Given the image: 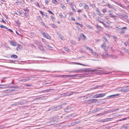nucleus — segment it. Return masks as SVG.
I'll return each instance as SVG.
<instances>
[{
	"instance_id": "f257e3e1",
	"label": "nucleus",
	"mask_w": 129,
	"mask_h": 129,
	"mask_svg": "<svg viewBox=\"0 0 129 129\" xmlns=\"http://www.w3.org/2000/svg\"><path fill=\"white\" fill-rule=\"evenodd\" d=\"M66 104V103H63L61 105H59L58 106H57L56 107L54 108H50L49 109L48 111H49L50 112H52L53 111H56L59 109L62 108V105H65Z\"/></svg>"
},
{
	"instance_id": "f03ea898",
	"label": "nucleus",
	"mask_w": 129,
	"mask_h": 129,
	"mask_svg": "<svg viewBox=\"0 0 129 129\" xmlns=\"http://www.w3.org/2000/svg\"><path fill=\"white\" fill-rule=\"evenodd\" d=\"M129 90L128 86L123 87L121 88L118 89H117V91H121L123 92H127Z\"/></svg>"
},
{
	"instance_id": "7ed1b4c3",
	"label": "nucleus",
	"mask_w": 129,
	"mask_h": 129,
	"mask_svg": "<svg viewBox=\"0 0 129 129\" xmlns=\"http://www.w3.org/2000/svg\"><path fill=\"white\" fill-rule=\"evenodd\" d=\"M40 31L41 33L45 38L49 39H51L50 37L47 34L45 33L42 30H41Z\"/></svg>"
},
{
	"instance_id": "20e7f679",
	"label": "nucleus",
	"mask_w": 129,
	"mask_h": 129,
	"mask_svg": "<svg viewBox=\"0 0 129 129\" xmlns=\"http://www.w3.org/2000/svg\"><path fill=\"white\" fill-rule=\"evenodd\" d=\"M80 75L78 74H76L75 75H65L62 76H65L66 77H69L70 78H75L76 77H79Z\"/></svg>"
},
{
	"instance_id": "39448f33",
	"label": "nucleus",
	"mask_w": 129,
	"mask_h": 129,
	"mask_svg": "<svg viewBox=\"0 0 129 129\" xmlns=\"http://www.w3.org/2000/svg\"><path fill=\"white\" fill-rule=\"evenodd\" d=\"M105 94V93H101L99 94H96L94 96L93 98H101L104 96Z\"/></svg>"
},
{
	"instance_id": "423d86ee",
	"label": "nucleus",
	"mask_w": 129,
	"mask_h": 129,
	"mask_svg": "<svg viewBox=\"0 0 129 129\" xmlns=\"http://www.w3.org/2000/svg\"><path fill=\"white\" fill-rule=\"evenodd\" d=\"M74 93H76V92L72 91L68 92L66 93H64L63 94L64 95V96H66L72 95Z\"/></svg>"
},
{
	"instance_id": "0eeeda50",
	"label": "nucleus",
	"mask_w": 129,
	"mask_h": 129,
	"mask_svg": "<svg viewBox=\"0 0 129 129\" xmlns=\"http://www.w3.org/2000/svg\"><path fill=\"white\" fill-rule=\"evenodd\" d=\"M101 48L105 50H106V44L105 42H104L101 45Z\"/></svg>"
},
{
	"instance_id": "6e6552de",
	"label": "nucleus",
	"mask_w": 129,
	"mask_h": 129,
	"mask_svg": "<svg viewBox=\"0 0 129 129\" xmlns=\"http://www.w3.org/2000/svg\"><path fill=\"white\" fill-rule=\"evenodd\" d=\"M119 95V94H113L110 95H109V96H108L107 97V98L108 99H110L111 98H114L115 96H118Z\"/></svg>"
},
{
	"instance_id": "1a4fd4ad",
	"label": "nucleus",
	"mask_w": 129,
	"mask_h": 129,
	"mask_svg": "<svg viewBox=\"0 0 129 129\" xmlns=\"http://www.w3.org/2000/svg\"><path fill=\"white\" fill-rule=\"evenodd\" d=\"M104 52H103V53L102 54V56L103 58H106L107 56L108 55V54L107 52V51L106 50Z\"/></svg>"
},
{
	"instance_id": "9d476101",
	"label": "nucleus",
	"mask_w": 129,
	"mask_h": 129,
	"mask_svg": "<svg viewBox=\"0 0 129 129\" xmlns=\"http://www.w3.org/2000/svg\"><path fill=\"white\" fill-rule=\"evenodd\" d=\"M85 71V69H81L78 70H74L73 71H71V72H76V73H79L80 72L82 71Z\"/></svg>"
},
{
	"instance_id": "9b49d317",
	"label": "nucleus",
	"mask_w": 129,
	"mask_h": 129,
	"mask_svg": "<svg viewBox=\"0 0 129 129\" xmlns=\"http://www.w3.org/2000/svg\"><path fill=\"white\" fill-rule=\"evenodd\" d=\"M17 47L16 49L18 51H19L20 50V49L22 48V46L19 44H18L17 45Z\"/></svg>"
},
{
	"instance_id": "f8f14e48",
	"label": "nucleus",
	"mask_w": 129,
	"mask_h": 129,
	"mask_svg": "<svg viewBox=\"0 0 129 129\" xmlns=\"http://www.w3.org/2000/svg\"><path fill=\"white\" fill-rule=\"evenodd\" d=\"M118 110V109H110L108 111V112H114L117 111V110Z\"/></svg>"
},
{
	"instance_id": "ddd939ff",
	"label": "nucleus",
	"mask_w": 129,
	"mask_h": 129,
	"mask_svg": "<svg viewBox=\"0 0 129 129\" xmlns=\"http://www.w3.org/2000/svg\"><path fill=\"white\" fill-rule=\"evenodd\" d=\"M108 13H109V15H111L110 17L112 18H114L116 17V16L115 15H114L113 14H112V13L111 12V10H109L108 11Z\"/></svg>"
},
{
	"instance_id": "4468645a",
	"label": "nucleus",
	"mask_w": 129,
	"mask_h": 129,
	"mask_svg": "<svg viewBox=\"0 0 129 129\" xmlns=\"http://www.w3.org/2000/svg\"><path fill=\"white\" fill-rule=\"evenodd\" d=\"M39 48L42 51L45 52V50L43 47L40 44L39 45Z\"/></svg>"
},
{
	"instance_id": "2eb2a0df",
	"label": "nucleus",
	"mask_w": 129,
	"mask_h": 129,
	"mask_svg": "<svg viewBox=\"0 0 129 129\" xmlns=\"http://www.w3.org/2000/svg\"><path fill=\"white\" fill-rule=\"evenodd\" d=\"M10 44L13 46H16L17 44L16 42L13 41H11L10 42Z\"/></svg>"
},
{
	"instance_id": "dca6fc26",
	"label": "nucleus",
	"mask_w": 129,
	"mask_h": 129,
	"mask_svg": "<svg viewBox=\"0 0 129 129\" xmlns=\"http://www.w3.org/2000/svg\"><path fill=\"white\" fill-rule=\"evenodd\" d=\"M97 20L98 21H99L100 23L103 24L104 26H105V25H106V23H104V22L103 20L102 19H101L100 20L99 19H98Z\"/></svg>"
},
{
	"instance_id": "f3484780",
	"label": "nucleus",
	"mask_w": 129,
	"mask_h": 129,
	"mask_svg": "<svg viewBox=\"0 0 129 129\" xmlns=\"http://www.w3.org/2000/svg\"><path fill=\"white\" fill-rule=\"evenodd\" d=\"M16 4L18 5H23V3L22 2L20 1H17L16 2Z\"/></svg>"
},
{
	"instance_id": "a211bd4d",
	"label": "nucleus",
	"mask_w": 129,
	"mask_h": 129,
	"mask_svg": "<svg viewBox=\"0 0 129 129\" xmlns=\"http://www.w3.org/2000/svg\"><path fill=\"white\" fill-rule=\"evenodd\" d=\"M84 4H85V5L84 6V9L86 10H88L89 9L88 6L85 3Z\"/></svg>"
},
{
	"instance_id": "6ab92c4d",
	"label": "nucleus",
	"mask_w": 129,
	"mask_h": 129,
	"mask_svg": "<svg viewBox=\"0 0 129 129\" xmlns=\"http://www.w3.org/2000/svg\"><path fill=\"white\" fill-rule=\"evenodd\" d=\"M106 6L110 8L114 9V7L110 4H108L106 5Z\"/></svg>"
},
{
	"instance_id": "aec40b11",
	"label": "nucleus",
	"mask_w": 129,
	"mask_h": 129,
	"mask_svg": "<svg viewBox=\"0 0 129 129\" xmlns=\"http://www.w3.org/2000/svg\"><path fill=\"white\" fill-rule=\"evenodd\" d=\"M11 57L12 58H17L18 56L17 55H16L13 54L11 55Z\"/></svg>"
},
{
	"instance_id": "412c9836",
	"label": "nucleus",
	"mask_w": 129,
	"mask_h": 129,
	"mask_svg": "<svg viewBox=\"0 0 129 129\" xmlns=\"http://www.w3.org/2000/svg\"><path fill=\"white\" fill-rule=\"evenodd\" d=\"M92 53L93 55H95L96 56H98L99 55V54L98 53L95 52H93L92 51Z\"/></svg>"
},
{
	"instance_id": "4be33fe9",
	"label": "nucleus",
	"mask_w": 129,
	"mask_h": 129,
	"mask_svg": "<svg viewBox=\"0 0 129 129\" xmlns=\"http://www.w3.org/2000/svg\"><path fill=\"white\" fill-rule=\"evenodd\" d=\"M1 86H2V87H0V88H5L8 87L7 85H1Z\"/></svg>"
},
{
	"instance_id": "5701e85b",
	"label": "nucleus",
	"mask_w": 129,
	"mask_h": 129,
	"mask_svg": "<svg viewBox=\"0 0 129 129\" xmlns=\"http://www.w3.org/2000/svg\"><path fill=\"white\" fill-rule=\"evenodd\" d=\"M103 39L104 40V41L107 43H109V42L107 40V39L105 37H103Z\"/></svg>"
},
{
	"instance_id": "b1692460",
	"label": "nucleus",
	"mask_w": 129,
	"mask_h": 129,
	"mask_svg": "<svg viewBox=\"0 0 129 129\" xmlns=\"http://www.w3.org/2000/svg\"><path fill=\"white\" fill-rule=\"evenodd\" d=\"M0 27L1 28H4L7 29H8V28L6 26L4 25H1L0 26Z\"/></svg>"
},
{
	"instance_id": "393cba45",
	"label": "nucleus",
	"mask_w": 129,
	"mask_h": 129,
	"mask_svg": "<svg viewBox=\"0 0 129 129\" xmlns=\"http://www.w3.org/2000/svg\"><path fill=\"white\" fill-rule=\"evenodd\" d=\"M30 79H31L30 78H27L26 79H23L22 80V81H23V82H24V81H27L28 80H30Z\"/></svg>"
},
{
	"instance_id": "a878e982",
	"label": "nucleus",
	"mask_w": 129,
	"mask_h": 129,
	"mask_svg": "<svg viewBox=\"0 0 129 129\" xmlns=\"http://www.w3.org/2000/svg\"><path fill=\"white\" fill-rule=\"evenodd\" d=\"M64 49L65 50L68 52H70V50L67 47H64Z\"/></svg>"
},
{
	"instance_id": "bb28decb",
	"label": "nucleus",
	"mask_w": 129,
	"mask_h": 129,
	"mask_svg": "<svg viewBox=\"0 0 129 129\" xmlns=\"http://www.w3.org/2000/svg\"><path fill=\"white\" fill-rule=\"evenodd\" d=\"M96 27L97 29H102V27L98 25H96Z\"/></svg>"
},
{
	"instance_id": "cd10ccee",
	"label": "nucleus",
	"mask_w": 129,
	"mask_h": 129,
	"mask_svg": "<svg viewBox=\"0 0 129 129\" xmlns=\"http://www.w3.org/2000/svg\"><path fill=\"white\" fill-rule=\"evenodd\" d=\"M112 115L113 117L111 118V119L113 118H115V117H117L118 116V115H114V114H112Z\"/></svg>"
},
{
	"instance_id": "c85d7f7f",
	"label": "nucleus",
	"mask_w": 129,
	"mask_h": 129,
	"mask_svg": "<svg viewBox=\"0 0 129 129\" xmlns=\"http://www.w3.org/2000/svg\"><path fill=\"white\" fill-rule=\"evenodd\" d=\"M52 1L55 4H58V2L56 0H52Z\"/></svg>"
},
{
	"instance_id": "c756f323",
	"label": "nucleus",
	"mask_w": 129,
	"mask_h": 129,
	"mask_svg": "<svg viewBox=\"0 0 129 129\" xmlns=\"http://www.w3.org/2000/svg\"><path fill=\"white\" fill-rule=\"evenodd\" d=\"M54 89H48L45 90L46 92H48L50 91V90H54Z\"/></svg>"
},
{
	"instance_id": "7c9ffc66",
	"label": "nucleus",
	"mask_w": 129,
	"mask_h": 129,
	"mask_svg": "<svg viewBox=\"0 0 129 129\" xmlns=\"http://www.w3.org/2000/svg\"><path fill=\"white\" fill-rule=\"evenodd\" d=\"M129 119V116L128 117H125V118H123L120 119V121H122V120H126V119Z\"/></svg>"
},
{
	"instance_id": "2f4dec72",
	"label": "nucleus",
	"mask_w": 129,
	"mask_h": 129,
	"mask_svg": "<svg viewBox=\"0 0 129 129\" xmlns=\"http://www.w3.org/2000/svg\"><path fill=\"white\" fill-rule=\"evenodd\" d=\"M23 102H20L17 103V105H22L23 104Z\"/></svg>"
},
{
	"instance_id": "473e14b6",
	"label": "nucleus",
	"mask_w": 129,
	"mask_h": 129,
	"mask_svg": "<svg viewBox=\"0 0 129 129\" xmlns=\"http://www.w3.org/2000/svg\"><path fill=\"white\" fill-rule=\"evenodd\" d=\"M51 18L52 20L53 21H54V20L55 19V17H53L52 16H51Z\"/></svg>"
},
{
	"instance_id": "72a5a7b5",
	"label": "nucleus",
	"mask_w": 129,
	"mask_h": 129,
	"mask_svg": "<svg viewBox=\"0 0 129 129\" xmlns=\"http://www.w3.org/2000/svg\"><path fill=\"white\" fill-rule=\"evenodd\" d=\"M87 102H88L89 103H90L91 102H93V100L92 99H91L90 100H87Z\"/></svg>"
},
{
	"instance_id": "f704fd0d",
	"label": "nucleus",
	"mask_w": 129,
	"mask_h": 129,
	"mask_svg": "<svg viewBox=\"0 0 129 129\" xmlns=\"http://www.w3.org/2000/svg\"><path fill=\"white\" fill-rule=\"evenodd\" d=\"M38 18L39 21H41L42 20V18L40 16H38Z\"/></svg>"
},
{
	"instance_id": "c9c22d12",
	"label": "nucleus",
	"mask_w": 129,
	"mask_h": 129,
	"mask_svg": "<svg viewBox=\"0 0 129 129\" xmlns=\"http://www.w3.org/2000/svg\"><path fill=\"white\" fill-rule=\"evenodd\" d=\"M82 39L83 40H85L86 39V37H85L84 35L83 34H82Z\"/></svg>"
},
{
	"instance_id": "e433bc0d",
	"label": "nucleus",
	"mask_w": 129,
	"mask_h": 129,
	"mask_svg": "<svg viewBox=\"0 0 129 129\" xmlns=\"http://www.w3.org/2000/svg\"><path fill=\"white\" fill-rule=\"evenodd\" d=\"M98 15H99L101 17H103V15L101 13H100H100H98Z\"/></svg>"
},
{
	"instance_id": "4c0bfd02",
	"label": "nucleus",
	"mask_w": 129,
	"mask_h": 129,
	"mask_svg": "<svg viewBox=\"0 0 129 129\" xmlns=\"http://www.w3.org/2000/svg\"><path fill=\"white\" fill-rule=\"evenodd\" d=\"M127 28L126 27H122L121 28H119V29H120L121 30H122L123 29H127Z\"/></svg>"
},
{
	"instance_id": "58836bf2",
	"label": "nucleus",
	"mask_w": 129,
	"mask_h": 129,
	"mask_svg": "<svg viewBox=\"0 0 129 129\" xmlns=\"http://www.w3.org/2000/svg\"><path fill=\"white\" fill-rule=\"evenodd\" d=\"M59 37L62 40H64L63 37L62 36L60 35L59 36Z\"/></svg>"
},
{
	"instance_id": "ea45409f",
	"label": "nucleus",
	"mask_w": 129,
	"mask_h": 129,
	"mask_svg": "<svg viewBox=\"0 0 129 129\" xmlns=\"http://www.w3.org/2000/svg\"><path fill=\"white\" fill-rule=\"evenodd\" d=\"M47 11L50 14H53V15H54V14L52 12H51L50 11V10H48V11Z\"/></svg>"
},
{
	"instance_id": "a19ab883",
	"label": "nucleus",
	"mask_w": 129,
	"mask_h": 129,
	"mask_svg": "<svg viewBox=\"0 0 129 129\" xmlns=\"http://www.w3.org/2000/svg\"><path fill=\"white\" fill-rule=\"evenodd\" d=\"M120 54L122 56H124V54L123 52L120 51Z\"/></svg>"
},
{
	"instance_id": "79ce46f5",
	"label": "nucleus",
	"mask_w": 129,
	"mask_h": 129,
	"mask_svg": "<svg viewBox=\"0 0 129 129\" xmlns=\"http://www.w3.org/2000/svg\"><path fill=\"white\" fill-rule=\"evenodd\" d=\"M51 26H52L54 28H55L56 27V25H55L53 24H50Z\"/></svg>"
},
{
	"instance_id": "37998d69",
	"label": "nucleus",
	"mask_w": 129,
	"mask_h": 129,
	"mask_svg": "<svg viewBox=\"0 0 129 129\" xmlns=\"http://www.w3.org/2000/svg\"><path fill=\"white\" fill-rule=\"evenodd\" d=\"M83 3H80L79 4V6L80 7H81L83 5Z\"/></svg>"
},
{
	"instance_id": "c03bdc74",
	"label": "nucleus",
	"mask_w": 129,
	"mask_h": 129,
	"mask_svg": "<svg viewBox=\"0 0 129 129\" xmlns=\"http://www.w3.org/2000/svg\"><path fill=\"white\" fill-rule=\"evenodd\" d=\"M41 98L37 97L35 98L34 99V100H39Z\"/></svg>"
},
{
	"instance_id": "a18cd8bd",
	"label": "nucleus",
	"mask_w": 129,
	"mask_h": 129,
	"mask_svg": "<svg viewBox=\"0 0 129 129\" xmlns=\"http://www.w3.org/2000/svg\"><path fill=\"white\" fill-rule=\"evenodd\" d=\"M125 51L126 53L129 54V50L125 49Z\"/></svg>"
},
{
	"instance_id": "49530a36",
	"label": "nucleus",
	"mask_w": 129,
	"mask_h": 129,
	"mask_svg": "<svg viewBox=\"0 0 129 129\" xmlns=\"http://www.w3.org/2000/svg\"><path fill=\"white\" fill-rule=\"evenodd\" d=\"M75 24H77L78 25H80V26H81V27H82V24H80L78 23V22H76Z\"/></svg>"
},
{
	"instance_id": "de8ad7c7",
	"label": "nucleus",
	"mask_w": 129,
	"mask_h": 129,
	"mask_svg": "<svg viewBox=\"0 0 129 129\" xmlns=\"http://www.w3.org/2000/svg\"><path fill=\"white\" fill-rule=\"evenodd\" d=\"M24 11L25 12H28L29 11V10H28L27 8L24 9Z\"/></svg>"
},
{
	"instance_id": "09e8293b",
	"label": "nucleus",
	"mask_w": 129,
	"mask_h": 129,
	"mask_svg": "<svg viewBox=\"0 0 129 129\" xmlns=\"http://www.w3.org/2000/svg\"><path fill=\"white\" fill-rule=\"evenodd\" d=\"M84 47L87 49L88 50L89 47L88 46H86V45H85L84 46Z\"/></svg>"
},
{
	"instance_id": "8fccbe9b",
	"label": "nucleus",
	"mask_w": 129,
	"mask_h": 129,
	"mask_svg": "<svg viewBox=\"0 0 129 129\" xmlns=\"http://www.w3.org/2000/svg\"><path fill=\"white\" fill-rule=\"evenodd\" d=\"M59 16L61 18H62L63 17V16L62 15L61 13H60L59 14Z\"/></svg>"
},
{
	"instance_id": "3c124183",
	"label": "nucleus",
	"mask_w": 129,
	"mask_h": 129,
	"mask_svg": "<svg viewBox=\"0 0 129 129\" xmlns=\"http://www.w3.org/2000/svg\"><path fill=\"white\" fill-rule=\"evenodd\" d=\"M75 63H76V64H79V65H80L83 66H85V65H84V64H81V63H79L75 62Z\"/></svg>"
},
{
	"instance_id": "603ef678",
	"label": "nucleus",
	"mask_w": 129,
	"mask_h": 129,
	"mask_svg": "<svg viewBox=\"0 0 129 129\" xmlns=\"http://www.w3.org/2000/svg\"><path fill=\"white\" fill-rule=\"evenodd\" d=\"M16 23L17 25H19L20 24V23L19 20H17Z\"/></svg>"
},
{
	"instance_id": "864d4df0",
	"label": "nucleus",
	"mask_w": 129,
	"mask_h": 129,
	"mask_svg": "<svg viewBox=\"0 0 129 129\" xmlns=\"http://www.w3.org/2000/svg\"><path fill=\"white\" fill-rule=\"evenodd\" d=\"M103 12L104 13L107 11L106 9H104L102 10Z\"/></svg>"
},
{
	"instance_id": "5fc2aeb1",
	"label": "nucleus",
	"mask_w": 129,
	"mask_h": 129,
	"mask_svg": "<svg viewBox=\"0 0 129 129\" xmlns=\"http://www.w3.org/2000/svg\"><path fill=\"white\" fill-rule=\"evenodd\" d=\"M31 36H34L35 35V34L34 33H32L30 34Z\"/></svg>"
},
{
	"instance_id": "6e6d98bb",
	"label": "nucleus",
	"mask_w": 129,
	"mask_h": 129,
	"mask_svg": "<svg viewBox=\"0 0 129 129\" xmlns=\"http://www.w3.org/2000/svg\"><path fill=\"white\" fill-rule=\"evenodd\" d=\"M121 30L120 31V33L121 34H123L124 33V31L123 30Z\"/></svg>"
},
{
	"instance_id": "4d7b16f0",
	"label": "nucleus",
	"mask_w": 129,
	"mask_h": 129,
	"mask_svg": "<svg viewBox=\"0 0 129 129\" xmlns=\"http://www.w3.org/2000/svg\"><path fill=\"white\" fill-rule=\"evenodd\" d=\"M88 50H89V51H91V52L93 51V49H92L91 48H89Z\"/></svg>"
},
{
	"instance_id": "13d9d810",
	"label": "nucleus",
	"mask_w": 129,
	"mask_h": 129,
	"mask_svg": "<svg viewBox=\"0 0 129 129\" xmlns=\"http://www.w3.org/2000/svg\"><path fill=\"white\" fill-rule=\"evenodd\" d=\"M42 41L44 43H45L46 42V41L45 40V39H43V38H42Z\"/></svg>"
},
{
	"instance_id": "bf43d9fd",
	"label": "nucleus",
	"mask_w": 129,
	"mask_h": 129,
	"mask_svg": "<svg viewBox=\"0 0 129 129\" xmlns=\"http://www.w3.org/2000/svg\"><path fill=\"white\" fill-rule=\"evenodd\" d=\"M31 47L33 48H36L35 46L33 44H31Z\"/></svg>"
},
{
	"instance_id": "052dcab7",
	"label": "nucleus",
	"mask_w": 129,
	"mask_h": 129,
	"mask_svg": "<svg viewBox=\"0 0 129 129\" xmlns=\"http://www.w3.org/2000/svg\"><path fill=\"white\" fill-rule=\"evenodd\" d=\"M26 86H28V87H31L32 86V85H28V84H26Z\"/></svg>"
},
{
	"instance_id": "680f3d73",
	"label": "nucleus",
	"mask_w": 129,
	"mask_h": 129,
	"mask_svg": "<svg viewBox=\"0 0 129 129\" xmlns=\"http://www.w3.org/2000/svg\"><path fill=\"white\" fill-rule=\"evenodd\" d=\"M71 20H72L75 21L76 20L74 17H72L71 18Z\"/></svg>"
},
{
	"instance_id": "e2e57ef3",
	"label": "nucleus",
	"mask_w": 129,
	"mask_h": 129,
	"mask_svg": "<svg viewBox=\"0 0 129 129\" xmlns=\"http://www.w3.org/2000/svg\"><path fill=\"white\" fill-rule=\"evenodd\" d=\"M75 123H74V122H72L71 123V125L73 126L74 125H75Z\"/></svg>"
},
{
	"instance_id": "0e129e2a",
	"label": "nucleus",
	"mask_w": 129,
	"mask_h": 129,
	"mask_svg": "<svg viewBox=\"0 0 129 129\" xmlns=\"http://www.w3.org/2000/svg\"><path fill=\"white\" fill-rule=\"evenodd\" d=\"M41 23L42 25H44V26H45V23L43 22H42V21L41 22Z\"/></svg>"
},
{
	"instance_id": "69168bd1",
	"label": "nucleus",
	"mask_w": 129,
	"mask_h": 129,
	"mask_svg": "<svg viewBox=\"0 0 129 129\" xmlns=\"http://www.w3.org/2000/svg\"><path fill=\"white\" fill-rule=\"evenodd\" d=\"M96 11L98 13H100V10L98 8L96 9Z\"/></svg>"
},
{
	"instance_id": "338daca9",
	"label": "nucleus",
	"mask_w": 129,
	"mask_h": 129,
	"mask_svg": "<svg viewBox=\"0 0 129 129\" xmlns=\"http://www.w3.org/2000/svg\"><path fill=\"white\" fill-rule=\"evenodd\" d=\"M69 14L70 15H71L73 14V13L72 12H70L69 13Z\"/></svg>"
},
{
	"instance_id": "774afa93",
	"label": "nucleus",
	"mask_w": 129,
	"mask_h": 129,
	"mask_svg": "<svg viewBox=\"0 0 129 129\" xmlns=\"http://www.w3.org/2000/svg\"><path fill=\"white\" fill-rule=\"evenodd\" d=\"M69 4L70 5H74V4H73V2H71V3H69Z\"/></svg>"
}]
</instances>
